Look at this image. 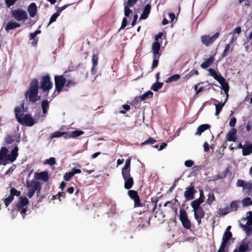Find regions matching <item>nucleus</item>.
<instances>
[{
	"instance_id": "obj_1",
	"label": "nucleus",
	"mask_w": 252,
	"mask_h": 252,
	"mask_svg": "<svg viewBox=\"0 0 252 252\" xmlns=\"http://www.w3.org/2000/svg\"><path fill=\"white\" fill-rule=\"evenodd\" d=\"M24 110V104L23 103L20 106H17L15 108V115L17 121L22 125L28 126H33L36 122L30 114H27L23 117Z\"/></svg>"
},
{
	"instance_id": "obj_2",
	"label": "nucleus",
	"mask_w": 252,
	"mask_h": 252,
	"mask_svg": "<svg viewBox=\"0 0 252 252\" xmlns=\"http://www.w3.org/2000/svg\"><path fill=\"white\" fill-rule=\"evenodd\" d=\"M39 86L38 81L34 78L30 84L29 89L25 93V99L32 103H34L41 99V96L38 95Z\"/></svg>"
},
{
	"instance_id": "obj_3",
	"label": "nucleus",
	"mask_w": 252,
	"mask_h": 252,
	"mask_svg": "<svg viewBox=\"0 0 252 252\" xmlns=\"http://www.w3.org/2000/svg\"><path fill=\"white\" fill-rule=\"evenodd\" d=\"M131 160L130 157L127 158L124 166L122 169V175L124 180V188L126 189H130L134 184L133 178L130 174Z\"/></svg>"
},
{
	"instance_id": "obj_4",
	"label": "nucleus",
	"mask_w": 252,
	"mask_h": 252,
	"mask_svg": "<svg viewBox=\"0 0 252 252\" xmlns=\"http://www.w3.org/2000/svg\"><path fill=\"white\" fill-rule=\"evenodd\" d=\"M208 70L209 75L212 76L221 85V89L224 91L226 95V99L224 101L225 102L229 96V86L228 82L226 81L225 78L221 75L220 72L217 73L213 68H209Z\"/></svg>"
},
{
	"instance_id": "obj_5",
	"label": "nucleus",
	"mask_w": 252,
	"mask_h": 252,
	"mask_svg": "<svg viewBox=\"0 0 252 252\" xmlns=\"http://www.w3.org/2000/svg\"><path fill=\"white\" fill-rule=\"evenodd\" d=\"M231 228V226L230 225H229L226 227L222 238L221 245L217 252H225V249L229 247L230 244L229 241L232 237V233L230 231Z\"/></svg>"
},
{
	"instance_id": "obj_6",
	"label": "nucleus",
	"mask_w": 252,
	"mask_h": 252,
	"mask_svg": "<svg viewBox=\"0 0 252 252\" xmlns=\"http://www.w3.org/2000/svg\"><path fill=\"white\" fill-rule=\"evenodd\" d=\"M29 203L28 199L26 197L20 196L19 198V201L17 204V210L20 212L23 218L26 215L28 210L27 205Z\"/></svg>"
},
{
	"instance_id": "obj_7",
	"label": "nucleus",
	"mask_w": 252,
	"mask_h": 252,
	"mask_svg": "<svg viewBox=\"0 0 252 252\" xmlns=\"http://www.w3.org/2000/svg\"><path fill=\"white\" fill-rule=\"evenodd\" d=\"M11 15V17L17 21L25 22L28 19V15L27 12L21 8L12 10Z\"/></svg>"
},
{
	"instance_id": "obj_8",
	"label": "nucleus",
	"mask_w": 252,
	"mask_h": 252,
	"mask_svg": "<svg viewBox=\"0 0 252 252\" xmlns=\"http://www.w3.org/2000/svg\"><path fill=\"white\" fill-rule=\"evenodd\" d=\"M43 92H47L53 87V84L50 80V77L49 75L43 76L40 82V87Z\"/></svg>"
},
{
	"instance_id": "obj_9",
	"label": "nucleus",
	"mask_w": 252,
	"mask_h": 252,
	"mask_svg": "<svg viewBox=\"0 0 252 252\" xmlns=\"http://www.w3.org/2000/svg\"><path fill=\"white\" fill-rule=\"evenodd\" d=\"M179 219L185 228L187 229H190L191 222L188 218L187 213L184 209L182 208L180 210Z\"/></svg>"
},
{
	"instance_id": "obj_10",
	"label": "nucleus",
	"mask_w": 252,
	"mask_h": 252,
	"mask_svg": "<svg viewBox=\"0 0 252 252\" xmlns=\"http://www.w3.org/2000/svg\"><path fill=\"white\" fill-rule=\"evenodd\" d=\"M56 91L57 94H59L66 83V79L63 75H56L54 78Z\"/></svg>"
},
{
	"instance_id": "obj_11",
	"label": "nucleus",
	"mask_w": 252,
	"mask_h": 252,
	"mask_svg": "<svg viewBox=\"0 0 252 252\" xmlns=\"http://www.w3.org/2000/svg\"><path fill=\"white\" fill-rule=\"evenodd\" d=\"M219 35L220 33L219 32H216L214 35L211 36L204 35L201 36V41L204 45L206 46H209L214 42L218 38Z\"/></svg>"
},
{
	"instance_id": "obj_12",
	"label": "nucleus",
	"mask_w": 252,
	"mask_h": 252,
	"mask_svg": "<svg viewBox=\"0 0 252 252\" xmlns=\"http://www.w3.org/2000/svg\"><path fill=\"white\" fill-rule=\"evenodd\" d=\"M128 195L131 199L134 200V207H140L143 206V204L140 202V199L137 191L134 190H129L128 191Z\"/></svg>"
},
{
	"instance_id": "obj_13",
	"label": "nucleus",
	"mask_w": 252,
	"mask_h": 252,
	"mask_svg": "<svg viewBox=\"0 0 252 252\" xmlns=\"http://www.w3.org/2000/svg\"><path fill=\"white\" fill-rule=\"evenodd\" d=\"M8 149L3 147L0 150V164L5 165L8 163Z\"/></svg>"
},
{
	"instance_id": "obj_14",
	"label": "nucleus",
	"mask_w": 252,
	"mask_h": 252,
	"mask_svg": "<svg viewBox=\"0 0 252 252\" xmlns=\"http://www.w3.org/2000/svg\"><path fill=\"white\" fill-rule=\"evenodd\" d=\"M196 192L193 186L191 185L186 188V190L184 192V196L186 200H190L194 198V194Z\"/></svg>"
},
{
	"instance_id": "obj_15",
	"label": "nucleus",
	"mask_w": 252,
	"mask_h": 252,
	"mask_svg": "<svg viewBox=\"0 0 252 252\" xmlns=\"http://www.w3.org/2000/svg\"><path fill=\"white\" fill-rule=\"evenodd\" d=\"M160 44L157 41L153 42L152 46V52L153 54V56H160L161 53L160 52Z\"/></svg>"
},
{
	"instance_id": "obj_16",
	"label": "nucleus",
	"mask_w": 252,
	"mask_h": 252,
	"mask_svg": "<svg viewBox=\"0 0 252 252\" xmlns=\"http://www.w3.org/2000/svg\"><path fill=\"white\" fill-rule=\"evenodd\" d=\"M18 148L17 146H16L12 150L10 154L8 155V157H8V161L13 162L16 159L17 157L18 156Z\"/></svg>"
},
{
	"instance_id": "obj_17",
	"label": "nucleus",
	"mask_w": 252,
	"mask_h": 252,
	"mask_svg": "<svg viewBox=\"0 0 252 252\" xmlns=\"http://www.w3.org/2000/svg\"><path fill=\"white\" fill-rule=\"evenodd\" d=\"M28 11L30 17H33L37 13V6L35 3H31L28 7Z\"/></svg>"
},
{
	"instance_id": "obj_18",
	"label": "nucleus",
	"mask_w": 252,
	"mask_h": 252,
	"mask_svg": "<svg viewBox=\"0 0 252 252\" xmlns=\"http://www.w3.org/2000/svg\"><path fill=\"white\" fill-rule=\"evenodd\" d=\"M21 25L19 23L16 22L10 21L8 22L5 27V31L8 32L11 30H14L16 28H19Z\"/></svg>"
},
{
	"instance_id": "obj_19",
	"label": "nucleus",
	"mask_w": 252,
	"mask_h": 252,
	"mask_svg": "<svg viewBox=\"0 0 252 252\" xmlns=\"http://www.w3.org/2000/svg\"><path fill=\"white\" fill-rule=\"evenodd\" d=\"M35 176L36 179L38 180H42L44 182L47 181L49 179V175L47 171L36 173L35 174Z\"/></svg>"
},
{
	"instance_id": "obj_20",
	"label": "nucleus",
	"mask_w": 252,
	"mask_h": 252,
	"mask_svg": "<svg viewBox=\"0 0 252 252\" xmlns=\"http://www.w3.org/2000/svg\"><path fill=\"white\" fill-rule=\"evenodd\" d=\"M151 9V5L150 4H147L144 7L142 14L140 16V19H146L148 18Z\"/></svg>"
},
{
	"instance_id": "obj_21",
	"label": "nucleus",
	"mask_w": 252,
	"mask_h": 252,
	"mask_svg": "<svg viewBox=\"0 0 252 252\" xmlns=\"http://www.w3.org/2000/svg\"><path fill=\"white\" fill-rule=\"evenodd\" d=\"M237 130L235 128H232L226 135V138L228 141L235 142L236 140V134Z\"/></svg>"
},
{
	"instance_id": "obj_22",
	"label": "nucleus",
	"mask_w": 252,
	"mask_h": 252,
	"mask_svg": "<svg viewBox=\"0 0 252 252\" xmlns=\"http://www.w3.org/2000/svg\"><path fill=\"white\" fill-rule=\"evenodd\" d=\"M215 61L214 56H210L208 59H206L200 65L202 68L206 69L210 66Z\"/></svg>"
},
{
	"instance_id": "obj_23",
	"label": "nucleus",
	"mask_w": 252,
	"mask_h": 252,
	"mask_svg": "<svg viewBox=\"0 0 252 252\" xmlns=\"http://www.w3.org/2000/svg\"><path fill=\"white\" fill-rule=\"evenodd\" d=\"M39 181L32 180L31 182H27V186L35 192L39 186Z\"/></svg>"
},
{
	"instance_id": "obj_24",
	"label": "nucleus",
	"mask_w": 252,
	"mask_h": 252,
	"mask_svg": "<svg viewBox=\"0 0 252 252\" xmlns=\"http://www.w3.org/2000/svg\"><path fill=\"white\" fill-rule=\"evenodd\" d=\"M210 126L208 124H203L199 126L197 129V131L195 133V135H200L202 133L205 131L206 130L209 129Z\"/></svg>"
},
{
	"instance_id": "obj_25",
	"label": "nucleus",
	"mask_w": 252,
	"mask_h": 252,
	"mask_svg": "<svg viewBox=\"0 0 252 252\" xmlns=\"http://www.w3.org/2000/svg\"><path fill=\"white\" fill-rule=\"evenodd\" d=\"M252 154V143L245 144L244 150H242V155L244 156Z\"/></svg>"
},
{
	"instance_id": "obj_26",
	"label": "nucleus",
	"mask_w": 252,
	"mask_h": 252,
	"mask_svg": "<svg viewBox=\"0 0 252 252\" xmlns=\"http://www.w3.org/2000/svg\"><path fill=\"white\" fill-rule=\"evenodd\" d=\"M153 93L150 91H149L144 94H142L141 95L139 96L138 100L140 99V100L143 101L147 100L149 98H152L153 96Z\"/></svg>"
},
{
	"instance_id": "obj_27",
	"label": "nucleus",
	"mask_w": 252,
	"mask_h": 252,
	"mask_svg": "<svg viewBox=\"0 0 252 252\" xmlns=\"http://www.w3.org/2000/svg\"><path fill=\"white\" fill-rule=\"evenodd\" d=\"M41 106L42 109L43 113L46 114L49 109V102L47 99H44L42 101Z\"/></svg>"
},
{
	"instance_id": "obj_28",
	"label": "nucleus",
	"mask_w": 252,
	"mask_h": 252,
	"mask_svg": "<svg viewBox=\"0 0 252 252\" xmlns=\"http://www.w3.org/2000/svg\"><path fill=\"white\" fill-rule=\"evenodd\" d=\"M193 211L194 213V217L204 218L205 216V212L202 207L194 210Z\"/></svg>"
},
{
	"instance_id": "obj_29",
	"label": "nucleus",
	"mask_w": 252,
	"mask_h": 252,
	"mask_svg": "<svg viewBox=\"0 0 252 252\" xmlns=\"http://www.w3.org/2000/svg\"><path fill=\"white\" fill-rule=\"evenodd\" d=\"M240 225L245 231L247 235H250L252 233V226L247 224V223L244 224L241 223H240Z\"/></svg>"
},
{
	"instance_id": "obj_30",
	"label": "nucleus",
	"mask_w": 252,
	"mask_h": 252,
	"mask_svg": "<svg viewBox=\"0 0 252 252\" xmlns=\"http://www.w3.org/2000/svg\"><path fill=\"white\" fill-rule=\"evenodd\" d=\"M215 101L216 102H219V103L218 104H215V106H216L215 115L218 116L219 115V114L221 112L223 106L224 105L225 102H224L223 103H220L217 100H215Z\"/></svg>"
},
{
	"instance_id": "obj_31",
	"label": "nucleus",
	"mask_w": 252,
	"mask_h": 252,
	"mask_svg": "<svg viewBox=\"0 0 252 252\" xmlns=\"http://www.w3.org/2000/svg\"><path fill=\"white\" fill-rule=\"evenodd\" d=\"M230 212H231V211L229 209L228 206H226L224 208H220L217 211V213L220 215L223 216L228 214Z\"/></svg>"
},
{
	"instance_id": "obj_32",
	"label": "nucleus",
	"mask_w": 252,
	"mask_h": 252,
	"mask_svg": "<svg viewBox=\"0 0 252 252\" xmlns=\"http://www.w3.org/2000/svg\"><path fill=\"white\" fill-rule=\"evenodd\" d=\"M251 251L249 249L248 243H243L240 244L238 249V252H246L248 251Z\"/></svg>"
},
{
	"instance_id": "obj_33",
	"label": "nucleus",
	"mask_w": 252,
	"mask_h": 252,
	"mask_svg": "<svg viewBox=\"0 0 252 252\" xmlns=\"http://www.w3.org/2000/svg\"><path fill=\"white\" fill-rule=\"evenodd\" d=\"M230 172L229 168H226L222 172L219 173L217 176V178L219 179H223L226 177L227 174Z\"/></svg>"
},
{
	"instance_id": "obj_34",
	"label": "nucleus",
	"mask_w": 252,
	"mask_h": 252,
	"mask_svg": "<svg viewBox=\"0 0 252 252\" xmlns=\"http://www.w3.org/2000/svg\"><path fill=\"white\" fill-rule=\"evenodd\" d=\"M163 85V83L157 82L153 84L151 89L155 92H158L159 89L162 88Z\"/></svg>"
},
{
	"instance_id": "obj_35",
	"label": "nucleus",
	"mask_w": 252,
	"mask_h": 252,
	"mask_svg": "<svg viewBox=\"0 0 252 252\" xmlns=\"http://www.w3.org/2000/svg\"><path fill=\"white\" fill-rule=\"evenodd\" d=\"M247 214H249V216L246 218H242V221H246L247 220L246 222L247 224L251 225H252V211L249 212Z\"/></svg>"
},
{
	"instance_id": "obj_36",
	"label": "nucleus",
	"mask_w": 252,
	"mask_h": 252,
	"mask_svg": "<svg viewBox=\"0 0 252 252\" xmlns=\"http://www.w3.org/2000/svg\"><path fill=\"white\" fill-rule=\"evenodd\" d=\"M238 201L235 200L233 201L230 204L229 206H228L229 209L230 210V211H236L238 210Z\"/></svg>"
},
{
	"instance_id": "obj_37",
	"label": "nucleus",
	"mask_w": 252,
	"mask_h": 252,
	"mask_svg": "<svg viewBox=\"0 0 252 252\" xmlns=\"http://www.w3.org/2000/svg\"><path fill=\"white\" fill-rule=\"evenodd\" d=\"M84 133V132L82 130H74L71 132V134L69 136V137L72 138H76Z\"/></svg>"
},
{
	"instance_id": "obj_38",
	"label": "nucleus",
	"mask_w": 252,
	"mask_h": 252,
	"mask_svg": "<svg viewBox=\"0 0 252 252\" xmlns=\"http://www.w3.org/2000/svg\"><path fill=\"white\" fill-rule=\"evenodd\" d=\"M41 189V184L40 183H39V186L37 188V189H36V190L35 191L36 195H37V197H38V202L41 201L42 200V199L43 198L45 197L46 196V194H44V195H40Z\"/></svg>"
},
{
	"instance_id": "obj_39",
	"label": "nucleus",
	"mask_w": 252,
	"mask_h": 252,
	"mask_svg": "<svg viewBox=\"0 0 252 252\" xmlns=\"http://www.w3.org/2000/svg\"><path fill=\"white\" fill-rule=\"evenodd\" d=\"M180 78L179 74H174L169 77L166 81V83H170L173 81H177Z\"/></svg>"
},
{
	"instance_id": "obj_40",
	"label": "nucleus",
	"mask_w": 252,
	"mask_h": 252,
	"mask_svg": "<svg viewBox=\"0 0 252 252\" xmlns=\"http://www.w3.org/2000/svg\"><path fill=\"white\" fill-rule=\"evenodd\" d=\"M160 56H153V61L152 65V69H153L157 67L158 64V61Z\"/></svg>"
},
{
	"instance_id": "obj_41",
	"label": "nucleus",
	"mask_w": 252,
	"mask_h": 252,
	"mask_svg": "<svg viewBox=\"0 0 252 252\" xmlns=\"http://www.w3.org/2000/svg\"><path fill=\"white\" fill-rule=\"evenodd\" d=\"M198 74L199 73L197 70H192L185 76V79L187 81L194 74L198 75Z\"/></svg>"
},
{
	"instance_id": "obj_42",
	"label": "nucleus",
	"mask_w": 252,
	"mask_h": 252,
	"mask_svg": "<svg viewBox=\"0 0 252 252\" xmlns=\"http://www.w3.org/2000/svg\"><path fill=\"white\" fill-rule=\"evenodd\" d=\"M215 200V197L213 192H210L208 195L207 203L211 205Z\"/></svg>"
},
{
	"instance_id": "obj_43",
	"label": "nucleus",
	"mask_w": 252,
	"mask_h": 252,
	"mask_svg": "<svg viewBox=\"0 0 252 252\" xmlns=\"http://www.w3.org/2000/svg\"><path fill=\"white\" fill-rule=\"evenodd\" d=\"M130 7H131L124 4V14L126 17H129V14L132 13V11L129 9Z\"/></svg>"
},
{
	"instance_id": "obj_44",
	"label": "nucleus",
	"mask_w": 252,
	"mask_h": 252,
	"mask_svg": "<svg viewBox=\"0 0 252 252\" xmlns=\"http://www.w3.org/2000/svg\"><path fill=\"white\" fill-rule=\"evenodd\" d=\"M10 195H12V197H14V195H15L16 196H19L21 195V191H18V190H17L16 189H15L14 188H12L10 189Z\"/></svg>"
},
{
	"instance_id": "obj_45",
	"label": "nucleus",
	"mask_w": 252,
	"mask_h": 252,
	"mask_svg": "<svg viewBox=\"0 0 252 252\" xmlns=\"http://www.w3.org/2000/svg\"><path fill=\"white\" fill-rule=\"evenodd\" d=\"M202 83H203V82H199L198 84L194 85V89L195 91L196 94H197L199 93H200V92H201L202 91H203V90L204 89L203 87H200V88H198V85H199L200 84H202Z\"/></svg>"
},
{
	"instance_id": "obj_46",
	"label": "nucleus",
	"mask_w": 252,
	"mask_h": 252,
	"mask_svg": "<svg viewBox=\"0 0 252 252\" xmlns=\"http://www.w3.org/2000/svg\"><path fill=\"white\" fill-rule=\"evenodd\" d=\"M157 142V140L151 137H149L148 139L145 141L144 142L141 143V145L143 146L148 144H154Z\"/></svg>"
},
{
	"instance_id": "obj_47",
	"label": "nucleus",
	"mask_w": 252,
	"mask_h": 252,
	"mask_svg": "<svg viewBox=\"0 0 252 252\" xmlns=\"http://www.w3.org/2000/svg\"><path fill=\"white\" fill-rule=\"evenodd\" d=\"M243 204L244 206L252 205V200L249 197L245 198L242 200Z\"/></svg>"
},
{
	"instance_id": "obj_48",
	"label": "nucleus",
	"mask_w": 252,
	"mask_h": 252,
	"mask_svg": "<svg viewBox=\"0 0 252 252\" xmlns=\"http://www.w3.org/2000/svg\"><path fill=\"white\" fill-rule=\"evenodd\" d=\"M191 206L193 208V211L196 209H197L200 207H202L200 206V204H199L196 200H194L191 202Z\"/></svg>"
},
{
	"instance_id": "obj_49",
	"label": "nucleus",
	"mask_w": 252,
	"mask_h": 252,
	"mask_svg": "<svg viewBox=\"0 0 252 252\" xmlns=\"http://www.w3.org/2000/svg\"><path fill=\"white\" fill-rule=\"evenodd\" d=\"M13 200L14 197H12V196L10 195L8 197L6 198L4 200L5 206L6 207H8Z\"/></svg>"
},
{
	"instance_id": "obj_50",
	"label": "nucleus",
	"mask_w": 252,
	"mask_h": 252,
	"mask_svg": "<svg viewBox=\"0 0 252 252\" xmlns=\"http://www.w3.org/2000/svg\"><path fill=\"white\" fill-rule=\"evenodd\" d=\"M64 134V133H62V132L61 131H56L53 132L50 136V138L51 139L59 137L62 136H63Z\"/></svg>"
},
{
	"instance_id": "obj_51",
	"label": "nucleus",
	"mask_w": 252,
	"mask_h": 252,
	"mask_svg": "<svg viewBox=\"0 0 252 252\" xmlns=\"http://www.w3.org/2000/svg\"><path fill=\"white\" fill-rule=\"evenodd\" d=\"M69 5H70V4H65L62 7H57L56 8V13L60 15L62 11L68 7Z\"/></svg>"
},
{
	"instance_id": "obj_52",
	"label": "nucleus",
	"mask_w": 252,
	"mask_h": 252,
	"mask_svg": "<svg viewBox=\"0 0 252 252\" xmlns=\"http://www.w3.org/2000/svg\"><path fill=\"white\" fill-rule=\"evenodd\" d=\"M73 176L71 172H66L63 176V179L66 181H69Z\"/></svg>"
},
{
	"instance_id": "obj_53",
	"label": "nucleus",
	"mask_w": 252,
	"mask_h": 252,
	"mask_svg": "<svg viewBox=\"0 0 252 252\" xmlns=\"http://www.w3.org/2000/svg\"><path fill=\"white\" fill-rule=\"evenodd\" d=\"M59 16V15L58 14H57L56 12L55 13L53 14L51 16V17L50 19L48 25L49 26L52 23L55 22L56 21L57 18Z\"/></svg>"
},
{
	"instance_id": "obj_54",
	"label": "nucleus",
	"mask_w": 252,
	"mask_h": 252,
	"mask_svg": "<svg viewBox=\"0 0 252 252\" xmlns=\"http://www.w3.org/2000/svg\"><path fill=\"white\" fill-rule=\"evenodd\" d=\"M98 56L97 55L94 54L93 55L92 59V61L93 63V65L94 66H97L98 64Z\"/></svg>"
},
{
	"instance_id": "obj_55",
	"label": "nucleus",
	"mask_w": 252,
	"mask_h": 252,
	"mask_svg": "<svg viewBox=\"0 0 252 252\" xmlns=\"http://www.w3.org/2000/svg\"><path fill=\"white\" fill-rule=\"evenodd\" d=\"M65 193L64 192H59L58 193L55 195L53 196V199H55L56 198H58L60 200H61V197L63 196L64 198L65 197Z\"/></svg>"
},
{
	"instance_id": "obj_56",
	"label": "nucleus",
	"mask_w": 252,
	"mask_h": 252,
	"mask_svg": "<svg viewBox=\"0 0 252 252\" xmlns=\"http://www.w3.org/2000/svg\"><path fill=\"white\" fill-rule=\"evenodd\" d=\"M17 0H5V2L7 7H10L15 4Z\"/></svg>"
},
{
	"instance_id": "obj_57",
	"label": "nucleus",
	"mask_w": 252,
	"mask_h": 252,
	"mask_svg": "<svg viewBox=\"0 0 252 252\" xmlns=\"http://www.w3.org/2000/svg\"><path fill=\"white\" fill-rule=\"evenodd\" d=\"M45 163L48 164L50 165H54L55 164H56L55 158H50L47 159L45 161Z\"/></svg>"
},
{
	"instance_id": "obj_58",
	"label": "nucleus",
	"mask_w": 252,
	"mask_h": 252,
	"mask_svg": "<svg viewBox=\"0 0 252 252\" xmlns=\"http://www.w3.org/2000/svg\"><path fill=\"white\" fill-rule=\"evenodd\" d=\"M137 0H127L126 3H125L124 4L133 7L136 3Z\"/></svg>"
},
{
	"instance_id": "obj_59",
	"label": "nucleus",
	"mask_w": 252,
	"mask_h": 252,
	"mask_svg": "<svg viewBox=\"0 0 252 252\" xmlns=\"http://www.w3.org/2000/svg\"><path fill=\"white\" fill-rule=\"evenodd\" d=\"M247 183V182L244 180L238 179L237 181L236 184L238 187H243L244 188Z\"/></svg>"
},
{
	"instance_id": "obj_60",
	"label": "nucleus",
	"mask_w": 252,
	"mask_h": 252,
	"mask_svg": "<svg viewBox=\"0 0 252 252\" xmlns=\"http://www.w3.org/2000/svg\"><path fill=\"white\" fill-rule=\"evenodd\" d=\"M230 47V44H227L224 48V50L223 52V53L222 54V57H225L227 55V52L229 51Z\"/></svg>"
},
{
	"instance_id": "obj_61",
	"label": "nucleus",
	"mask_w": 252,
	"mask_h": 252,
	"mask_svg": "<svg viewBox=\"0 0 252 252\" xmlns=\"http://www.w3.org/2000/svg\"><path fill=\"white\" fill-rule=\"evenodd\" d=\"M237 122V120L235 117H233L231 118L230 121L229 123V125L230 127H234Z\"/></svg>"
},
{
	"instance_id": "obj_62",
	"label": "nucleus",
	"mask_w": 252,
	"mask_h": 252,
	"mask_svg": "<svg viewBox=\"0 0 252 252\" xmlns=\"http://www.w3.org/2000/svg\"><path fill=\"white\" fill-rule=\"evenodd\" d=\"M194 164V161L193 160H190V159L187 160L185 161V165L187 167H190L192 165H193Z\"/></svg>"
},
{
	"instance_id": "obj_63",
	"label": "nucleus",
	"mask_w": 252,
	"mask_h": 252,
	"mask_svg": "<svg viewBox=\"0 0 252 252\" xmlns=\"http://www.w3.org/2000/svg\"><path fill=\"white\" fill-rule=\"evenodd\" d=\"M75 84V83L72 80H66V83L64 86L69 87L70 86H73Z\"/></svg>"
},
{
	"instance_id": "obj_64",
	"label": "nucleus",
	"mask_w": 252,
	"mask_h": 252,
	"mask_svg": "<svg viewBox=\"0 0 252 252\" xmlns=\"http://www.w3.org/2000/svg\"><path fill=\"white\" fill-rule=\"evenodd\" d=\"M247 191L248 189H252V184L251 183L247 182L243 188Z\"/></svg>"
}]
</instances>
